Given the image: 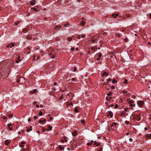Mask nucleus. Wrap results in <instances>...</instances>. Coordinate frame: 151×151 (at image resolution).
Segmentation results:
<instances>
[{"label":"nucleus","mask_w":151,"mask_h":151,"mask_svg":"<svg viewBox=\"0 0 151 151\" xmlns=\"http://www.w3.org/2000/svg\"><path fill=\"white\" fill-rule=\"evenodd\" d=\"M111 88L112 89H114L115 88V87L114 86H111Z\"/></svg>","instance_id":"42"},{"label":"nucleus","mask_w":151,"mask_h":151,"mask_svg":"<svg viewBox=\"0 0 151 151\" xmlns=\"http://www.w3.org/2000/svg\"><path fill=\"white\" fill-rule=\"evenodd\" d=\"M48 127V129L50 130H52V126H51L50 125H49Z\"/></svg>","instance_id":"20"},{"label":"nucleus","mask_w":151,"mask_h":151,"mask_svg":"<svg viewBox=\"0 0 151 151\" xmlns=\"http://www.w3.org/2000/svg\"><path fill=\"white\" fill-rule=\"evenodd\" d=\"M145 137L148 139H151V134H147L145 135Z\"/></svg>","instance_id":"2"},{"label":"nucleus","mask_w":151,"mask_h":151,"mask_svg":"<svg viewBox=\"0 0 151 151\" xmlns=\"http://www.w3.org/2000/svg\"><path fill=\"white\" fill-rule=\"evenodd\" d=\"M57 83H56V82H54V83H53V84H54V85H55V86L56 85H57Z\"/></svg>","instance_id":"52"},{"label":"nucleus","mask_w":151,"mask_h":151,"mask_svg":"<svg viewBox=\"0 0 151 151\" xmlns=\"http://www.w3.org/2000/svg\"><path fill=\"white\" fill-rule=\"evenodd\" d=\"M43 113L41 111H40L39 113V115L40 116H41L42 115Z\"/></svg>","instance_id":"25"},{"label":"nucleus","mask_w":151,"mask_h":151,"mask_svg":"<svg viewBox=\"0 0 151 151\" xmlns=\"http://www.w3.org/2000/svg\"><path fill=\"white\" fill-rule=\"evenodd\" d=\"M19 22H17L15 23V24L16 25H17L19 24Z\"/></svg>","instance_id":"44"},{"label":"nucleus","mask_w":151,"mask_h":151,"mask_svg":"<svg viewBox=\"0 0 151 151\" xmlns=\"http://www.w3.org/2000/svg\"><path fill=\"white\" fill-rule=\"evenodd\" d=\"M125 123L126 124H128L129 123V122L128 121H126Z\"/></svg>","instance_id":"43"},{"label":"nucleus","mask_w":151,"mask_h":151,"mask_svg":"<svg viewBox=\"0 0 151 151\" xmlns=\"http://www.w3.org/2000/svg\"><path fill=\"white\" fill-rule=\"evenodd\" d=\"M58 148L61 150H64V147H63L61 146V145H59Z\"/></svg>","instance_id":"14"},{"label":"nucleus","mask_w":151,"mask_h":151,"mask_svg":"<svg viewBox=\"0 0 151 151\" xmlns=\"http://www.w3.org/2000/svg\"><path fill=\"white\" fill-rule=\"evenodd\" d=\"M97 59L98 60H100V58H97Z\"/></svg>","instance_id":"60"},{"label":"nucleus","mask_w":151,"mask_h":151,"mask_svg":"<svg viewBox=\"0 0 151 151\" xmlns=\"http://www.w3.org/2000/svg\"><path fill=\"white\" fill-rule=\"evenodd\" d=\"M112 16L114 18H116L117 16H119V14H112Z\"/></svg>","instance_id":"6"},{"label":"nucleus","mask_w":151,"mask_h":151,"mask_svg":"<svg viewBox=\"0 0 151 151\" xmlns=\"http://www.w3.org/2000/svg\"><path fill=\"white\" fill-rule=\"evenodd\" d=\"M30 3L31 4L32 6L34 5L35 4V2H32V1H30Z\"/></svg>","instance_id":"18"},{"label":"nucleus","mask_w":151,"mask_h":151,"mask_svg":"<svg viewBox=\"0 0 151 151\" xmlns=\"http://www.w3.org/2000/svg\"><path fill=\"white\" fill-rule=\"evenodd\" d=\"M34 93H35L37 91V90L36 89H35L34 90Z\"/></svg>","instance_id":"55"},{"label":"nucleus","mask_w":151,"mask_h":151,"mask_svg":"<svg viewBox=\"0 0 151 151\" xmlns=\"http://www.w3.org/2000/svg\"><path fill=\"white\" fill-rule=\"evenodd\" d=\"M21 144L23 145L25 144V141L21 142H20Z\"/></svg>","instance_id":"29"},{"label":"nucleus","mask_w":151,"mask_h":151,"mask_svg":"<svg viewBox=\"0 0 151 151\" xmlns=\"http://www.w3.org/2000/svg\"><path fill=\"white\" fill-rule=\"evenodd\" d=\"M14 43L13 42L11 43L10 45V48H12V47H14Z\"/></svg>","instance_id":"15"},{"label":"nucleus","mask_w":151,"mask_h":151,"mask_svg":"<svg viewBox=\"0 0 151 151\" xmlns=\"http://www.w3.org/2000/svg\"><path fill=\"white\" fill-rule=\"evenodd\" d=\"M128 108H126L124 109V111H127L128 110Z\"/></svg>","instance_id":"47"},{"label":"nucleus","mask_w":151,"mask_h":151,"mask_svg":"<svg viewBox=\"0 0 151 151\" xmlns=\"http://www.w3.org/2000/svg\"><path fill=\"white\" fill-rule=\"evenodd\" d=\"M150 18L151 19V13H150Z\"/></svg>","instance_id":"64"},{"label":"nucleus","mask_w":151,"mask_h":151,"mask_svg":"<svg viewBox=\"0 0 151 151\" xmlns=\"http://www.w3.org/2000/svg\"><path fill=\"white\" fill-rule=\"evenodd\" d=\"M124 83L127 84V81L126 79H125L124 81Z\"/></svg>","instance_id":"32"},{"label":"nucleus","mask_w":151,"mask_h":151,"mask_svg":"<svg viewBox=\"0 0 151 151\" xmlns=\"http://www.w3.org/2000/svg\"><path fill=\"white\" fill-rule=\"evenodd\" d=\"M144 129L145 130H147V127H145L144 128Z\"/></svg>","instance_id":"56"},{"label":"nucleus","mask_w":151,"mask_h":151,"mask_svg":"<svg viewBox=\"0 0 151 151\" xmlns=\"http://www.w3.org/2000/svg\"><path fill=\"white\" fill-rule=\"evenodd\" d=\"M111 78H109L107 80V83H108V82H109V81H111Z\"/></svg>","instance_id":"28"},{"label":"nucleus","mask_w":151,"mask_h":151,"mask_svg":"<svg viewBox=\"0 0 151 151\" xmlns=\"http://www.w3.org/2000/svg\"><path fill=\"white\" fill-rule=\"evenodd\" d=\"M12 116H13V115L12 114H10L9 115V117H11Z\"/></svg>","instance_id":"37"},{"label":"nucleus","mask_w":151,"mask_h":151,"mask_svg":"<svg viewBox=\"0 0 151 151\" xmlns=\"http://www.w3.org/2000/svg\"><path fill=\"white\" fill-rule=\"evenodd\" d=\"M19 146L20 147H24V146L23 145H22V144H21L20 145H19Z\"/></svg>","instance_id":"36"},{"label":"nucleus","mask_w":151,"mask_h":151,"mask_svg":"<svg viewBox=\"0 0 151 151\" xmlns=\"http://www.w3.org/2000/svg\"><path fill=\"white\" fill-rule=\"evenodd\" d=\"M20 62V59H17L16 61L15 62L16 63H18L19 62Z\"/></svg>","instance_id":"27"},{"label":"nucleus","mask_w":151,"mask_h":151,"mask_svg":"<svg viewBox=\"0 0 151 151\" xmlns=\"http://www.w3.org/2000/svg\"><path fill=\"white\" fill-rule=\"evenodd\" d=\"M32 130V127L31 126L30 127V128L28 129H27V132H29L30 131H31Z\"/></svg>","instance_id":"13"},{"label":"nucleus","mask_w":151,"mask_h":151,"mask_svg":"<svg viewBox=\"0 0 151 151\" xmlns=\"http://www.w3.org/2000/svg\"><path fill=\"white\" fill-rule=\"evenodd\" d=\"M31 9H33V10L35 12H38V10L36 9L35 8H31Z\"/></svg>","instance_id":"22"},{"label":"nucleus","mask_w":151,"mask_h":151,"mask_svg":"<svg viewBox=\"0 0 151 151\" xmlns=\"http://www.w3.org/2000/svg\"><path fill=\"white\" fill-rule=\"evenodd\" d=\"M102 56V54L101 53H99L98 55V56L99 57H100Z\"/></svg>","instance_id":"34"},{"label":"nucleus","mask_w":151,"mask_h":151,"mask_svg":"<svg viewBox=\"0 0 151 151\" xmlns=\"http://www.w3.org/2000/svg\"><path fill=\"white\" fill-rule=\"evenodd\" d=\"M68 25L69 26V24L68 23H67L66 24L64 25V26L65 27H67L68 26Z\"/></svg>","instance_id":"19"},{"label":"nucleus","mask_w":151,"mask_h":151,"mask_svg":"<svg viewBox=\"0 0 151 151\" xmlns=\"http://www.w3.org/2000/svg\"><path fill=\"white\" fill-rule=\"evenodd\" d=\"M34 119L35 120V119H37V117L36 116H34Z\"/></svg>","instance_id":"38"},{"label":"nucleus","mask_w":151,"mask_h":151,"mask_svg":"<svg viewBox=\"0 0 151 151\" xmlns=\"http://www.w3.org/2000/svg\"><path fill=\"white\" fill-rule=\"evenodd\" d=\"M118 107V105L117 104H116L115 106V109H117Z\"/></svg>","instance_id":"39"},{"label":"nucleus","mask_w":151,"mask_h":151,"mask_svg":"<svg viewBox=\"0 0 151 151\" xmlns=\"http://www.w3.org/2000/svg\"><path fill=\"white\" fill-rule=\"evenodd\" d=\"M42 131L43 132H45L46 130H48V129H44L43 128H42Z\"/></svg>","instance_id":"30"},{"label":"nucleus","mask_w":151,"mask_h":151,"mask_svg":"<svg viewBox=\"0 0 151 151\" xmlns=\"http://www.w3.org/2000/svg\"><path fill=\"white\" fill-rule=\"evenodd\" d=\"M81 122L82 123H84L85 122L84 120H81Z\"/></svg>","instance_id":"33"},{"label":"nucleus","mask_w":151,"mask_h":151,"mask_svg":"<svg viewBox=\"0 0 151 151\" xmlns=\"http://www.w3.org/2000/svg\"><path fill=\"white\" fill-rule=\"evenodd\" d=\"M122 92H123V93L124 94H126V95H128L129 94L128 93H127V91H125L123 90V91Z\"/></svg>","instance_id":"16"},{"label":"nucleus","mask_w":151,"mask_h":151,"mask_svg":"<svg viewBox=\"0 0 151 151\" xmlns=\"http://www.w3.org/2000/svg\"><path fill=\"white\" fill-rule=\"evenodd\" d=\"M45 121V119H44L43 121L41 120H39V122L40 123H43Z\"/></svg>","instance_id":"17"},{"label":"nucleus","mask_w":151,"mask_h":151,"mask_svg":"<svg viewBox=\"0 0 151 151\" xmlns=\"http://www.w3.org/2000/svg\"><path fill=\"white\" fill-rule=\"evenodd\" d=\"M111 93H110V92H109V93H107V95L108 96H111Z\"/></svg>","instance_id":"31"},{"label":"nucleus","mask_w":151,"mask_h":151,"mask_svg":"<svg viewBox=\"0 0 151 151\" xmlns=\"http://www.w3.org/2000/svg\"><path fill=\"white\" fill-rule=\"evenodd\" d=\"M92 144V143H89V142H88L87 143V145H88V146H89L90 145H91Z\"/></svg>","instance_id":"40"},{"label":"nucleus","mask_w":151,"mask_h":151,"mask_svg":"<svg viewBox=\"0 0 151 151\" xmlns=\"http://www.w3.org/2000/svg\"><path fill=\"white\" fill-rule=\"evenodd\" d=\"M85 22L84 21H82L81 23V26L85 25Z\"/></svg>","instance_id":"9"},{"label":"nucleus","mask_w":151,"mask_h":151,"mask_svg":"<svg viewBox=\"0 0 151 151\" xmlns=\"http://www.w3.org/2000/svg\"><path fill=\"white\" fill-rule=\"evenodd\" d=\"M130 106L133 107V104L132 103L129 104Z\"/></svg>","instance_id":"45"},{"label":"nucleus","mask_w":151,"mask_h":151,"mask_svg":"<svg viewBox=\"0 0 151 151\" xmlns=\"http://www.w3.org/2000/svg\"><path fill=\"white\" fill-rule=\"evenodd\" d=\"M75 111L76 112H78V109L77 108H75Z\"/></svg>","instance_id":"26"},{"label":"nucleus","mask_w":151,"mask_h":151,"mask_svg":"<svg viewBox=\"0 0 151 151\" xmlns=\"http://www.w3.org/2000/svg\"><path fill=\"white\" fill-rule=\"evenodd\" d=\"M77 38L78 39H80L81 38V36L80 35H78L77 36Z\"/></svg>","instance_id":"51"},{"label":"nucleus","mask_w":151,"mask_h":151,"mask_svg":"<svg viewBox=\"0 0 151 151\" xmlns=\"http://www.w3.org/2000/svg\"><path fill=\"white\" fill-rule=\"evenodd\" d=\"M36 107H37V108H39V106L38 105H36Z\"/></svg>","instance_id":"61"},{"label":"nucleus","mask_w":151,"mask_h":151,"mask_svg":"<svg viewBox=\"0 0 151 151\" xmlns=\"http://www.w3.org/2000/svg\"><path fill=\"white\" fill-rule=\"evenodd\" d=\"M129 140L130 141L132 142V139L131 138H130L129 139Z\"/></svg>","instance_id":"53"},{"label":"nucleus","mask_w":151,"mask_h":151,"mask_svg":"<svg viewBox=\"0 0 151 151\" xmlns=\"http://www.w3.org/2000/svg\"><path fill=\"white\" fill-rule=\"evenodd\" d=\"M3 118L4 119H6V117H3Z\"/></svg>","instance_id":"54"},{"label":"nucleus","mask_w":151,"mask_h":151,"mask_svg":"<svg viewBox=\"0 0 151 151\" xmlns=\"http://www.w3.org/2000/svg\"><path fill=\"white\" fill-rule=\"evenodd\" d=\"M124 40V41L126 42H128V40L126 38H125Z\"/></svg>","instance_id":"35"},{"label":"nucleus","mask_w":151,"mask_h":151,"mask_svg":"<svg viewBox=\"0 0 151 151\" xmlns=\"http://www.w3.org/2000/svg\"><path fill=\"white\" fill-rule=\"evenodd\" d=\"M10 45H7L6 46V47L7 48L8 47H10Z\"/></svg>","instance_id":"57"},{"label":"nucleus","mask_w":151,"mask_h":151,"mask_svg":"<svg viewBox=\"0 0 151 151\" xmlns=\"http://www.w3.org/2000/svg\"><path fill=\"white\" fill-rule=\"evenodd\" d=\"M75 80V79L74 78H72V81H74Z\"/></svg>","instance_id":"58"},{"label":"nucleus","mask_w":151,"mask_h":151,"mask_svg":"<svg viewBox=\"0 0 151 151\" xmlns=\"http://www.w3.org/2000/svg\"><path fill=\"white\" fill-rule=\"evenodd\" d=\"M67 40L69 41H70L72 40V38L70 37H68L67 38Z\"/></svg>","instance_id":"23"},{"label":"nucleus","mask_w":151,"mask_h":151,"mask_svg":"<svg viewBox=\"0 0 151 151\" xmlns=\"http://www.w3.org/2000/svg\"><path fill=\"white\" fill-rule=\"evenodd\" d=\"M108 73H106V72H104L103 74H101V76H104L105 75L108 76Z\"/></svg>","instance_id":"7"},{"label":"nucleus","mask_w":151,"mask_h":151,"mask_svg":"<svg viewBox=\"0 0 151 151\" xmlns=\"http://www.w3.org/2000/svg\"><path fill=\"white\" fill-rule=\"evenodd\" d=\"M113 114H112V113L111 111H109V112L108 114L107 115V116H110L111 118H112L113 116Z\"/></svg>","instance_id":"3"},{"label":"nucleus","mask_w":151,"mask_h":151,"mask_svg":"<svg viewBox=\"0 0 151 151\" xmlns=\"http://www.w3.org/2000/svg\"><path fill=\"white\" fill-rule=\"evenodd\" d=\"M69 105H71V106H73V103H71L70 104H69Z\"/></svg>","instance_id":"59"},{"label":"nucleus","mask_w":151,"mask_h":151,"mask_svg":"<svg viewBox=\"0 0 151 151\" xmlns=\"http://www.w3.org/2000/svg\"><path fill=\"white\" fill-rule=\"evenodd\" d=\"M94 145L96 146H99L100 145V143L96 141H94Z\"/></svg>","instance_id":"4"},{"label":"nucleus","mask_w":151,"mask_h":151,"mask_svg":"<svg viewBox=\"0 0 151 151\" xmlns=\"http://www.w3.org/2000/svg\"><path fill=\"white\" fill-rule=\"evenodd\" d=\"M63 98V97H60V100H61L62 99V98Z\"/></svg>","instance_id":"62"},{"label":"nucleus","mask_w":151,"mask_h":151,"mask_svg":"<svg viewBox=\"0 0 151 151\" xmlns=\"http://www.w3.org/2000/svg\"><path fill=\"white\" fill-rule=\"evenodd\" d=\"M134 101L133 100H130L129 101V104H130V103H134Z\"/></svg>","instance_id":"21"},{"label":"nucleus","mask_w":151,"mask_h":151,"mask_svg":"<svg viewBox=\"0 0 151 151\" xmlns=\"http://www.w3.org/2000/svg\"><path fill=\"white\" fill-rule=\"evenodd\" d=\"M28 122H30L31 121V119L30 118H29L28 119Z\"/></svg>","instance_id":"46"},{"label":"nucleus","mask_w":151,"mask_h":151,"mask_svg":"<svg viewBox=\"0 0 151 151\" xmlns=\"http://www.w3.org/2000/svg\"><path fill=\"white\" fill-rule=\"evenodd\" d=\"M71 50H72V51H73L74 50V48L73 47H72L71 48Z\"/></svg>","instance_id":"49"},{"label":"nucleus","mask_w":151,"mask_h":151,"mask_svg":"<svg viewBox=\"0 0 151 151\" xmlns=\"http://www.w3.org/2000/svg\"><path fill=\"white\" fill-rule=\"evenodd\" d=\"M12 125L11 124H7V126L9 127V130H11L12 129V127H11Z\"/></svg>","instance_id":"5"},{"label":"nucleus","mask_w":151,"mask_h":151,"mask_svg":"<svg viewBox=\"0 0 151 151\" xmlns=\"http://www.w3.org/2000/svg\"><path fill=\"white\" fill-rule=\"evenodd\" d=\"M61 28V27L60 26L56 25L55 26V29L56 30H58L59 29Z\"/></svg>","instance_id":"8"},{"label":"nucleus","mask_w":151,"mask_h":151,"mask_svg":"<svg viewBox=\"0 0 151 151\" xmlns=\"http://www.w3.org/2000/svg\"><path fill=\"white\" fill-rule=\"evenodd\" d=\"M77 70V68L76 67H75L74 68V70L73 71L75 72Z\"/></svg>","instance_id":"41"},{"label":"nucleus","mask_w":151,"mask_h":151,"mask_svg":"<svg viewBox=\"0 0 151 151\" xmlns=\"http://www.w3.org/2000/svg\"><path fill=\"white\" fill-rule=\"evenodd\" d=\"M72 134L73 136H76L77 135V132L76 131H74L72 133Z\"/></svg>","instance_id":"11"},{"label":"nucleus","mask_w":151,"mask_h":151,"mask_svg":"<svg viewBox=\"0 0 151 151\" xmlns=\"http://www.w3.org/2000/svg\"><path fill=\"white\" fill-rule=\"evenodd\" d=\"M52 117H50V120H52Z\"/></svg>","instance_id":"63"},{"label":"nucleus","mask_w":151,"mask_h":151,"mask_svg":"<svg viewBox=\"0 0 151 151\" xmlns=\"http://www.w3.org/2000/svg\"><path fill=\"white\" fill-rule=\"evenodd\" d=\"M137 105L139 106L140 107H142L144 103L142 101H137Z\"/></svg>","instance_id":"1"},{"label":"nucleus","mask_w":151,"mask_h":151,"mask_svg":"<svg viewBox=\"0 0 151 151\" xmlns=\"http://www.w3.org/2000/svg\"><path fill=\"white\" fill-rule=\"evenodd\" d=\"M81 37L82 38H84L85 37V35H82L81 36Z\"/></svg>","instance_id":"48"},{"label":"nucleus","mask_w":151,"mask_h":151,"mask_svg":"<svg viewBox=\"0 0 151 151\" xmlns=\"http://www.w3.org/2000/svg\"><path fill=\"white\" fill-rule=\"evenodd\" d=\"M33 104H34L35 105V104H37V102H36V101H34V102H33Z\"/></svg>","instance_id":"50"},{"label":"nucleus","mask_w":151,"mask_h":151,"mask_svg":"<svg viewBox=\"0 0 151 151\" xmlns=\"http://www.w3.org/2000/svg\"><path fill=\"white\" fill-rule=\"evenodd\" d=\"M9 143V141L7 139L5 141V143L6 145H8Z\"/></svg>","instance_id":"12"},{"label":"nucleus","mask_w":151,"mask_h":151,"mask_svg":"<svg viewBox=\"0 0 151 151\" xmlns=\"http://www.w3.org/2000/svg\"><path fill=\"white\" fill-rule=\"evenodd\" d=\"M112 83H116V81L114 79H113L112 80Z\"/></svg>","instance_id":"24"},{"label":"nucleus","mask_w":151,"mask_h":151,"mask_svg":"<svg viewBox=\"0 0 151 151\" xmlns=\"http://www.w3.org/2000/svg\"><path fill=\"white\" fill-rule=\"evenodd\" d=\"M117 124V123L116 122L112 123L111 124V127H113L114 126H116Z\"/></svg>","instance_id":"10"}]
</instances>
